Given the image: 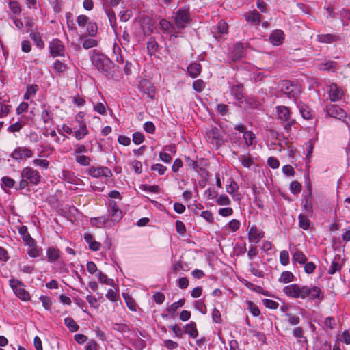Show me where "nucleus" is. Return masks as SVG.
Here are the masks:
<instances>
[{
  "label": "nucleus",
  "instance_id": "b1692460",
  "mask_svg": "<svg viewBox=\"0 0 350 350\" xmlns=\"http://www.w3.org/2000/svg\"><path fill=\"white\" fill-rule=\"evenodd\" d=\"M247 251V255L250 260H254V258L258 255L259 250L254 243H251L248 250H246L245 245L241 250V253H245Z\"/></svg>",
  "mask_w": 350,
  "mask_h": 350
},
{
  "label": "nucleus",
  "instance_id": "c9c22d12",
  "mask_svg": "<svg viewBox=\"0 0 350 350\" xmlns=\"http://www.w3.org/2000/svg\"><path fill=\"white\" fill-rule=\"evenodd\" d=\"M38 85L36 84L29 85L27 86V91L24 94V99L29 100L33 97L38 91Z\"/></svg>",
  "mask_w": 350,
  "mask_h": 350
},
{
  "label": "nucleus",
  "instance_id": "5fc2aeb1",
  "mask_svg": "<svg viewBox=\"0 0 350 350\" xmlns=\"http://www.w3.org/2000/svg\"><path fill=\"white\" fill-rule=\"evenodd\" d=\"M35 166L46 170L49 167V161L44 159H35L32 161Z\"/></svg>",
  "mask_w": 350,
  "mask_h": 350
},
{
  "label": "nucleus",
  "instance_id": "774afa93",
  "mask_svg": "<svg viewBox=\"0 0 350 350\" xmlns=\"http://www.w3.org/2000/svg\"><path fill=\"white\" fill-rule=\"evenodd\" d=\"M216 202L220 206H228L231 203L230 198L225 194L220 195Z\"/></svg>",
  "mask_w": 350,
  "mask_h": 350
},
{
  "label": "nucleus",
  "instance_id": "6e6552de",
  "mask_svg": "<svg viewBox=\"0 0 350 350\" xmlns=\"http://www.w3.org/2000/svg\"><path fill=\"white\" fill-rule=\"evenodd\" d=\"M86 174L95 178H111L113 176L111 170L105 166H92L85 171Z\"/></svg>",
  "mask_w": 350,
  "mask_h": 350
},
{
  "label": "nucleus",
  "instance_id": "f8f14e48",
  "mask_svg": "<svg viewBox=\"0 0 350 350\" xmlns=\"http://www.w3.org/2000/svg\"><path fill=\"white\" fill-rule=\"evenodd\" d=\"M49 52L53 57H64L65 53V46L62 41L57 38L53 39L49 42Z\"/></svg>",
  "mask_w": 350,
  "mask_h": 350
},
{
  "label": "nucleus",
  "instance_id": "393cba45",
  "mask_svg": "<svg viewBox=\"0 0 350 350\" xmlns=\"http://www.w3.org/2000/svg\"><path fill=\"white\" fill-rule=\"evenodd\" d=\"M342 267V263L340 262V256L339 255L335 256L327 273L330 275H333L336 272L340 271Z\"/></svg>",
  "mask_w": 350,
  "mask_h": 350
},
{
  "label": "nucleus",
  "instance_id": "9b49d317",
  "mask_svg": "<svg viewBox=\"0 0 350 350\" xmlns=\"http://www.w3.org/2000/svg\"><path fill=\"white\" fill-rule=\"evenodd\" d=\"M109 213L110 215L109 220L114 226L122 218L123 213L122 210L119 208L116 201L110 200L109 201Z\"/></svg>",
  "mask_w": 350,
  "mask_h": 350
},
{
  "label": "nucleus",
  "instance_id": "f3484780",
  "mask_svg": "<svg viewBox=\"0 0 350 350\" xmlns=\"http://www.w3.org/2000/svg\"><path fill=\"white\" fill-rule=\"evenodd\" d=\"M90 224L92 226L98 228H111L113 226L111 221H110L109 218L106 216L92 217L90 219Z\"/></svg>",
  "mask_w": 350,
  "mask_h": 350
},
{
  "label": "nucleus",
  "instance_id": "58836bf2",
  "mask_svg": "<svg viewBox=\"0 0 350 350\" xmlns=\"http://www.w3.org/2000/svg\"><path fill=\"white\" fill-rule=\"evenodd\" d=\"M294 280L295 276L291 271H284L281 273L278 281L280 283L287 284L294 281Z\"/></svg>",
  "mask_w": 350,
  "mask_h": 350
},
{
  "label": "nucleus",
  "instance_id": "69168bd1",
  "mask_svg": "<svg viewBox=\"0 0 350 350\" xmlns=\"http://www.w3.org/2000/svg\"><path fill=\"white\" fill-rule=\"evenodd\" d=\"M150 169L152 171L157 172L159 175H163L167 171V167L160 163L152 165Z\"/></svg>",
  "mask_w": 350,
  "mask_h": 350
},
{
  "label": "nucleus",
  "instance_id": "ea45409f",
  "mask_svg": "<svg viewBox=\"0 0 350 350\" xmlns=\"http://www.w3.org/2000/svg\"><path fill=\"white\" fill-rule=\"evenodd\" d=\"M75 160L77 163L81 166H88L92 161V159L89 156L84 154H77V156H75Z\"/></svg>",
  "mask_w": 350,
  "mask_h": 350
},
{
  "label": "nucleus",
  "instance_id": "603ef678",
  "mask_svg": "<svg viewBox=\"0 0 350 350\" xmlns=\"http://www.w3.org/2000/svg\"><path fill=\"white\" fill-rule=\"evenodd\" d=\"M122 50L119 45L116 43L113 44V53L116 56V61L118 64H123L124 63V58L122 55Z\"/></svg>",
  "mask_w": 350,
  "mask_h": 350
},
{
  "label": "nucleus",
  "instance_id": "dca6fc26",
  "mask_svg": "<svg viewBox=\"0 0 350 350\" xmlns=\"http://www.w3.org/2000/svg\"><path fill=\"white\" fill-rule=\"evenodd\" d=\"M280 90L288 96V97H294L296 94L297 87L293 84L291 81L288 80L282 81L279 84Z\"/></svg>",
  "mask_w": 350,
  "mask_h": 350
},
{
  "label": "nucleus",
  "instance_id": "7c9ffc66",
  "mask_svg": "<svg viewBox=\"0 0 350 350\" xmlns=\"http://www.w3.org/2000/svg\"><path fill=\"white\" fill-rule=\"evenodd\" d=\"M245 19L252 25H258L260 22L261 18L259 12L256 10H254L245 16Z\"/></svg>",
  "mask_w": 350,
  "mask_h": 350
},
{
  "label": "nucleus",
  "instance_id": "3c124183",
  "mask_svg": "<svg viewBox=\"0 0 350 350\" xmlns=\"http://www.w3.org/2000/svg\"><path fill=\"white\" fill-rule=\"evenodd\" d=\"M299 226L303 230H308L310 226V219L304 215L300 214L298 217Z\"/></svg>",
  "mask_w": 350,
  "mask_h": 350
},
{
  "label": "nucleus",
  "instance_id": "aec40b11",
  "mask_svg": "<svg viewBox=\"0 0 350 350\" xmlns=\"http://www.w3.org/2000/svg\"><path fill=\"white\" fill-rule=\"evenodd\" d=\"M18 232L21 237V239L26 245H27L29 247H33L36 245V241L31 237L26 226H21L18 230Z\"/></svg>",
  "mask_w": 350,
  "mask_h": 350
},
{
  "label": "nucleus",
  "instance_id": "e2e57ef3",
  "mask_svg": "<svg viewBox=\"0 0 350 350\" xmlns=\"http://www.w3.org/2000/svg\"><path fill=\"white\" fill-rule=\"evenodd\" d=\"M88 35L91 37L96 36L98 31V27L96 23L89 22L87 25Z\"/></svg>",
  "mask_w": 350,
  "mask_h": 350
},
{
  "label": "nucleus",
  "instance_id": "bb28decb",
  "mask_svg": "<svg viewBox=\"0 0 350 350\" xmlns=\"http://www.w3.org/2000/svg\"><path fill=\"white\" fill-rule=\"evenodd\" d=\"M30 38L33 41L36 46L39 49H43L45 46L44 42L42 38V35L38 31H31L29 33Z\"/></svg>",
  "mask_w": 350,
  "mask_h": 350
},
{
  "label": "nucleus",
  "instance_id": "a18cd8bd",
  "mask_svg": "<svg viewBox=\"0 0 350 350\" xmlns=\"http://www.w3.org/2000/svg\"><path fill=\"white\" fill-rule=\"evenodd\" d=\"M64 323L71 332H77L79 329V326L71 317H66L64 319Z\"/></svg>",
  "mask_w": 350,
  "mask_h": 350
},
{
  "label": "nucleus",
  "instance_id": "2f4dec72",
  "mask_svg": "<svg viewBox=\"0 0 350 350\" xmlns=\"http://www.w3.org/2000/svg\"><path fill=\"white\" fill-rule=\"evenodd\" d=\"M62 179L71 184H77L78 178L75 176L74 173L69 170H64L62 172Z\"/></svg>",
  "mask_w": 350,
  "mask_h": 350
},
{
  "label": "nucleus",
  "instance_id": "6e6d98bb",
  "mask_svg": "<svg viewBox=\"0 0 350 350\" xmlns=\"http://www.w3.org/2000/svg\"><path fill=\"white\" fill-rule=\"evenodd\" d=\"M106 297L112 302H116L119 299L118 290L109 289L106 293Z\"/></svg>",
  "mask_w": 350,
  "mask_h": 350
},
{
  "label": "nucleus",
  "instance_id": "6ab92c4d",
  "mask_svg": "<svg viewBox=\"0 0 350 350\" xmlns=\"http://www.w3.org/2000/svg\"><path fill=\"white\" fill-rule=\"evenodd\" d=\"M228 32V25L224 20L218 22L217 25L213 28L212 33L216 39H218L224 34H227Z\"/></svg>",
  "mask_w": 350,
  "mask_h": 350
},
{
  "label": "nucleus",
  "instance_id": "39448f33",
  "mask_svg": "<svg viewBox=\"0 0 350 350\" xmlns=\"http://www.w3.org/2000/svg\"><path fill=\"white\" fill-rule=\"evenodd\" d=\"M326 112L330 117L341 120L347 126H350V116H347L345 110L338 105H327Z\"/></svg>",
  "mask_w": 350,
  "mask_h": 350
},
{
  "label": "nucleus",
  "instance_id": "1a4fd4ad",
  "mask_svg": "<svg viewBox=\"0 0 350 350\" xmlns=\"http://www.w3.org/2000/svg\"><path fill=\"white\" fill-rule=\"evenodd\" d=\"M278 118L283 122H285V129L288 130L295 124V120L291 118L289 108L286 106H278L276 107Z\"/></svg>",
  "mask_w": 350,
  "mask_h": 350
},
{
  "label": "nucleus",
  "instance_id": "37998d69",
  "mask_svg": "<svg viewBox=\"0 0 350 350\" xmlns=\"http://www.w3.org/2000/svg\"><path fill=\"white\" fill-rule=\"evenodd\" d=\"M122 296H123L124 299L125 300L127 307L131 311H136L137 306H136L135 301L133 299V297L128 293H123Z\"/></svg>",
  "mask_w": 350,
  "mask_h": 350
},
{
  "label": "nucleus",
  "instance_id": "79ce46f5",
  "mask_svg": "<svg viewBox=\"0 0 350 350\" xmlns=\"http://www.w3.org/2000/svg\"><path fill=\"white\" fill-rule=\"evenodd\" d=\"M247 309L249 310L250 312L254 317H258L260 314V310L258 306L255 304L252 301H246Z\"/></svg>",
  "mask_w": 350,
  "mask_h": 350
},
{
  "label": "nucleus",
  "instance_id": "4c0bfd02",
  "mask_svg": "<svg viewBox=\"0 0 350 350\" xmlns=\"http://www.w3.org/2000/svg\"><path fill=\"white\" fill-rule=\"evenodd\" d=\"M8 7L14 17L19 16L21 13V6L17 1H10L8 3Z\"/></svg>",
  "mask_w": 350,
  "mask_h": 350
},
{
  "label": "nucleus",
  "instance_id": "f704fd0d",
  "mask_svg": "<svg viewBox=\"0 0 350 350\" xmlns=\"http://www.w3.org/2000/svg\"><path fill=\"white\" fill-rule=\"evenodd\" d=\"M41 118L45 126L51 125L53 122V113L47 109L42 110Z\"/></svg>",
  "mask_w": 350,
  "mask_h": 350
},
{
  "label": "nucleus",
  "instance_id": "4be33fe9",
  "mask_svg": "<svg viewBox=\"0 0 350 350\" xmlns=\"http://www.w3.org/2000/svg\"><path fill=\"white\" fill-rule=\"evenodd\" d=\"M270 42L275 46L281 45L284 40V33L282 30L273 31L269 36Z\"/></svg>",
  "mask_w": 350,
  "mask_h": 350
},
{
  "label": "nucleus",
  "instance_id": "052dcab7",
  "mask_svg": "<svg viewBox=\"0 0 350 350\" xmlns=\"http://www.w3.org/2000/svg\"><path fill=\"white\" fill-rule=\"evenodd\" d=\"M262 304L266 308L271 310H275L279 307V304L272 299H262Z\"/></svg>",
  "mask_w": 350,
  "mask_h": 350
},
{
  "label": "nucleus",
  "instance_id": "9d476101",
  "mask_svg": "<svg viewBox=\"0 0 350 350\" xmlns=\"http://www.w3.org/2000/svg\"><path fill=\"white\" fill-rule=\"evenodd\" d=\"M10 285L13 289L15 295L23 301H27L30 299L29 293L23 288L22 282L15 279H10Z\"/></svg>",
  "mask_w": 350,
  "mask_h": 350
},
{
  "label": "nucleus",
  "instance_id": "49530a36",
  "mask_svg": "<svg viewBox=\"0 0 350 350\" xmlns=\"http://www.w3.org/2000/svg\"><path fill=\"white\" fill-rule=\"evenodd\" d=\"M98 277L99 282L102 284H105L111 286H113L115 285L113 280L109 278L107 275L103 273L101 271H98Z\"/></svg>",
  "mask_w": 350,
  "mask_h": 350
},
{
  "label": "nucleus",
  "instance_id": "cd10ccee",
  "mask_svg": "<svg viewBox=\"0 0 350 350\" xmlns=\"http://www.w3.org/2000/svg\"><path fill=\"white\" fill-rule=\"evenodd\" d=\"M244 46L242 43H237L231 52V58L234 62L239 60L243 55Z\"/></svg>",
  "mask_w": 350,
  "mask_h": 350
},
{
  "label": "nucleus",
  "instance_id": "423d86ee",
  "mask_svg": "<svg viewBox=\"0 0 350 350\" xmlns=\"http://www.w3.org/2000/svg\"><path fill=\"white\" fill-rule=\"evenodd\" d=\"M33 152L26 146H17L10 154V157L17 162H21L33 157Z\"/></svg>",
  "mask_w": 350,
  "mask_h": 350
},
{
  "label": "nucleus",
  "instance_id": "bf43d9fd",
  "mask_svg": "<svg viewBox=\"0 0 350 350\" xmlns=\"http://www.w3.org/2000/svg\"><path fill=\"white\" fill-rule=\"evenodd\" d=\"M280 262L286 266L289 264V254L286 250H282L280 252Z\"/></svg>",
  "mask_w": 350,
  "mask_h": 350
},
{
  "label": "nucleus",
  "instance_id": "473e14b6",
  "mask_svg": "<svg viewBox=\"0 0 350 350\" xmlns=\"http://www.w3.org/2000/svg\"><path fill=\"white\" fill-rule=\"evenodd\" d=\"M231 94L237 100H241L243 97V86L242 84L234 85L231 88Z\"/></svg>",
  "mask_w": 350,
  "mask_h": 350
},
{
  "label": "nucleus",
  "instance_id": "5701e85b",
  "mask_svg": "<svg viewBox=\"0 0 350 350\" xmlns=\"http://www.w3.org/2000/svg\"><path fill=\"white\" fill-rule=\"evenodd\" d=\"M61 252L56 247H50L46 250V257L49 262L53 263L60 258Z\"/></svg>",
  "mask_w": 350,
  "mask_h": 350
},
{
  "label": "nucleus",
  "instance_id": "ddd939ff",
  "mask_svg": "<svg viewBox=\"0 0 350 350\" xmlns=\"http://www.w3.org/2000/svg\"><path fill=\"white\" fill-rule=\"evenodd\" d=\"M247 232L248 240L251 243H258L265 237V232L255 225L249 226Z\"/></svg>",
  "mask_w": 350,
  "mask_h": 350
},
{
  "label": "nucleus",
  "instance_id": "680f3d73",
  "mask_svg": "<svg viewBox=\"0 0 350 350\" xmlns=\"http://www.w3.org/2000/svg\"><path fill=\"white\" fill-rule=\"evenodd\" d=\"M238 189L239 186L237 182L232 179H230V183L226 185V192L230 195H232Z\"/></svg>",
  "mask_w": 350,
  "mask_h": 350
},
{
  "label": "nucleus",
  "instance_id": "c03bdc74",
  "mask_svg": "<svg viewBox=\"0 0 350 350\" xmlns=\"http://www.w3.org/2000/svg\"><path fill=\"white\" fill-rule=\"evenodd\" d=\"M12 105L0 102V119L6 118L11 112Z\"/></svg>",
  "mask_w": 350,
  "mask_h": 350
},
{
  "label": "nucleus",
  "instance_id": "20e7f679",
  "mask_svg": "<svg viewBox=\"0 0 350 350\" xmlns=\"http://www.w3.org/2000/svg\"><path fill=\"white\" fill-rule=\"evenodd\" d=\"M174 19L178 29H185L191 21L189 7L180 8L174 13Z\"/></svg>",
  "mask_w": 350,
  "mask_h": 350
},
{
  "label": "nucleus",
  "instance_id": "c85d7f7f",
  "mask_svg": "<svg viewBox=\"0 0 350 350\" xmlns=\"http://www.w3.org/2000/svg\"><path fill=\"white\" fill-rule=\"evenodd\" d=\"M292 256L293 260L301 265L305 264L308 260L307 256L299 250H295Z\"/></svg>",
  "mask_w": 350,
  "mask_h": 350
},
{
  "label": "nucleus",
  "instance_id": "72a5a7b5",
  "mask_svg": "<svg viewBox=\"0 0 350 350\" xmlns=\"http://www.w3.org/2000/svg\"><path fill=\"white\" fill-rule=\"evenodd\" d=\"M338 64L334 61H327L323 63H321L318 66V68L320 70L333 71L336 69Z\"/></svg>",
  "mask_w": 350,
  "mask_h": 350
},
{
  "label": "nucleus",
  "instance_id": "338daca9",
  "mask_svg": "<svg viewBox=\"0 0 350 350\" xmlns=\"http://www.w3.org/2000/svg\"><path fill=\"white\" fill-rule=\"evenodd\" d=\"M1 183H2V185H3L9 189L14 188L15 183H16L15 180L9 176L2 177Z\"/></svg>",
  "mask_w": 350,
  "mask_h": 350
},
{
  "label": "nucleus",
  "instance_id": "7ed1b4c3",
  "mask_svg": "<svg viewBox=\"0 0 350 350\" xmlns=\"http://www.w3.org/2000/svg\"><path fill=\"white\" fill-rule=\"evenodd\" d=\"M61 131L68 135L73 136L78 141L83 140L89 134L86 122H81V124H78V126L76 129H73L66 124H63Z\"/></svg>",
  "mask_w": 350,
  "mask_h": 350
},
{
  "label": "nucleus",
  "instance_id": "0e129e2a",
  "mask_svg": "<svg viewBox=\"0 0 350 350\" xmlns=\"http://www.w3.org/2000/svg\"><path fill=\"white\" fill-rule=\"evenodd\" d=\"M97 44H98L97 40L95 39H93V38H86L84 40V41L82 44L83 47L85 49H89L93 48L94 46H96Z\"/></svg>",
  "mask_w": 350,
  "mask_h": 350
},
{
  "label": "nucleus",
  "instance_id": "de8ad7c7",
  "mask_svg": "<svg viewBox=\"0 0 350 350\" xmlns=\"http://www.w3.org/2000/svg\"><path fill=\"white\" fill-rule=\"evenodd\" d=\"M106 14L108 16L110 25L111 26L113 30L115 32V34L118 36L116 29H117V23H116V17L115 12L113 10H108L106 12Z\"/></svg>",
  "mask_w": 350,
  "mask_h": 350
},
{
  "label": "nucleus",
  "instance_id": "f03ea898",
  "mask_svg": "<svg viewBox=\"0 0 350 350\" xmlns=\"http://www.w3.org/2000/svg\"><path fill=\"white\" fill-rule=\"evenodd\" d=\"M301 292L299 295L301 299L309 301L318 299L321 301L324 299V294L318 286L302 285Z\"/></svg>",
  "mask_w": 350,
  "mask_h": 350
},
{
  "label": "nucleus",
  "instance_id": "e433bc0d",
  "mask_svg": "<svg viewBox=\"0 0 350 350\" xmlns=\"http://www.w3.org/2000/svg\"><path fill=\"white\" fill-rule=\"evenodd\" d=\"M159 44L154 38H150L147 42L148 54L152 56L158 50Z\"/></svg>",
  "mask_w": 350,
  "mask_h": 350
},
{
  "label": "nucleus",
  "instance_id": "2eb2a0df",
  "mask_svg": "<svg viewBox=\"0 0 350 350\" xmlns=\"http://www.w3.org/2000/svg\"><path fill=\"white\" fill-rule=\"evenodd\" d=\"M328 95L332 102L338 101L344 97V92L336 83H332L329 86Z\"/></svg>",
  "mask_w": 350,
  "mask_h": 350
},
{
  "label": "nucleus",
  "instance_id": "4468645a",
  "mask_svg": "<svg viewBox=\"0 0 350 350\" xmlns=\"http://www.w3.org/2000/svg\"><path fill=\"white\" fill-rule=\"evenodd\" d=\"M301 285L294 283L287 285L283 288L284 294L292 299H300Z\"/></svg>",
  "mask_w": 350,
  "mask_h": 350
},
{
  "label": "nucleus",
  "instance_id": "4d7b16f0",
  "mask_svg": "<svg viewBox=\"0 0 350 350\" xmlns=\"http://www.w3.org/2000/svg\"><path fill=\"white\" fill-rule=\"evenodd\" d=\"M159 25L161 29L165 32H171L173 29L172 24L166 19H161Z\"/></svg>",
  "mask_w": 350,
  "mask_h": 350
},
{
  "label": "nucleus",
  "instance_id": "c756f323",
  "mask_svg": "<svg viewBox=\"0 0 350 350\" xmlns=\"http://www.w3.org/2000/svg\"><path fill=\"white\" fill-rule=\"evenodd\" d=\"M185 333L187 334L191 338H196L198 335V332L196 328V324L193 321H191L185 327Z\"/></svg>",
  "mask_w": 350,
  "mask_h": 350
},
{
  "label": "nucleus",
  "instance_id": "0eeeda50",
  "mask_svg": "<svg viewBox=\"0 0 350 350\" xmlns=\"http://www.w3.org/2000/svg\"><path fill=\"white\" fill-rule=\"evenodd\" d=\"M21 177L25 178L30 184L37 185L40 183L41 176L37 170L27 166L21 172Z\"/></svg>",
  "mask_w": 350,
  "mask_h": 350
},
{
  "label": "nucleus",
  "instance_id": "a211bd4d",
  "mask_svg": "<svg viewBox=\"0 0 350 350\" xmlns=\"http://www.w3.org/2000/svg\"><path fill=\"white\" fill-rule=\"evenodd\" d=\"M206 139L209 143L219 146L221 140V137L219 129L216 127H213L209 129L206 133Z\"/></svg>",
  "mask_w": 350,
  "mask_h": 350
},
{
  "label": "nucleus",
  "instance_id": "412c9836",
  "mask_svg": "<svg viewBox=\"0 0 350 350\" xmlns=\"http://www.w3.org/2000/svg\"><path fill=\"white\" fill-rule=\"evenodd\" d=\"M341 38L340 35L335 33H327V34H318L317 36V40L321 43L331 44L332 42H338L340 40Z\"/></svg>",
  "mask_w": 350,
  "mask_h": 350
},
{
  "label": "nucleus",
  "instance_id": "8fccbe9b",
  "mask_svg": "<svg viewBox=\"0 0 350 350\" xmlns=\"http://www.w3.org/2000/svg\"><path fill=\"white\" fill-rule=\"evenodd\" d=\"M239 161L241 163V165L244 167L247 168L250 167L254 163L253 160L250 154L241 155L239 157Z\"/></svg>",
  "mask_w": 350,
  "mask_h": 350
},
{
  "label": "nucleus",
  "instance_id": "a878e982",
  "mask_svg": "<svg viewBox=\"0 0 350 350\" xmlns=\"http://www.w3.org/2000/svg\"><path fill=\"white\" fill-rule=\"evenodd\" d=\"M202 71V66L198 62H193L187 67V72L192 78H196Z\"/></svg>",
  "mask_w": 350,
  "mask_h": 350
},
{
  "label": "nucleus",
  "instance_id": "13d9d810",
  "mask_svg": "<svg viewBox=\"0 0 350 350\" xmlns=\"http://www.w3.org/2000/svg\"><path fill=\"white\" fill-rule=\"evenodd\" d=\"M139 188L144 191L150 193H157L159 192V187L158 185H148L144 184L142 185Z\"/></svg>",
  "mask_w": 350,
  "mask_h": 350
},
{
  "label": "nucleus",
  "instance_id": "f257e3e1",
  "mask_svg": "<svg viewBox=\"0 0 350 350\" xmlns=\"http://www.w3.org/2000/svg\"><path fill=\"white\" fill-rule=\"evenodd\" d=\"M91 60L94 67L105 75H108L114 66L107 55L95 51H92Z\"/></svg>",
  "mask_w": 350,
  "mask_h": 350
},
{
  "label": "nucleus",
  "instance_id": "09e8293b",
  "mask_svg": "<svg viewBox=\"0 0 350 350\" xmlns=\"http://www.w3.org/2000/svg\"><path fill=\"white\" fill-rule=\"evenodd\" d=\"M53 69L57 74L60 75L66 70L67 65L60 60H56L53 64Z\"/></svg>",
  "mask_w": 350,
  "mask_h": 350
},
{
  "label": "nucleus",
  "instance_id": "864d4df0",
  "mask_svg": "<svg viewBox=\"0 0 350 350\" xmlns=\"http://www.w3.org/2000/svg\"><path fill=\"white\" fill-rule=\"evenodd\" d=\"M243 138L247 147L252 146L256 139V135L252 131H248L243 134Z\"/></svg>",
  "mask_w": 350,
  "mask_h": 350
},
{
  "label": "nucleus",
  "instance_id": "a19ab883",
  "mask_svg": "<svg viewBox=\"0 0 350 350\" xmlns=\"http://www.w3.org/2000/svg\"><path fill=\"white\" fill-rule=\"evenodd\" d=\"M185 303V299H180L176 302H174L167 308V312L174 314L180 308L183 307Z\"/></svg>",
  "mask_w": 350,
  "mask_h": 350
}]
</instances>
